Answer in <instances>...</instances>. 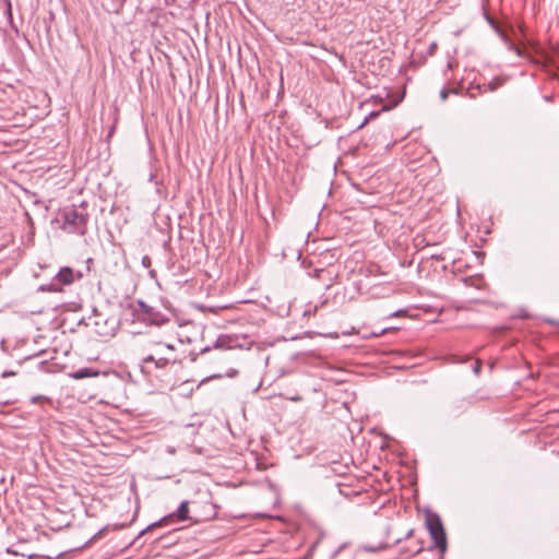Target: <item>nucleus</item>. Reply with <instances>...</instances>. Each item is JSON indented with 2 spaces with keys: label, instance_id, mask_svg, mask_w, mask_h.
<instances>
[{
  "label": "nucleus",
  "instance_id": "obj_1",
  "mask_svg": "<svg viewBox=\"0 0 559 559\" xmlns=\"http://www.w3.org/2000/svg\"><path fill=\"white\" fill-rule=\"evenodd\" d=\"M142 350L143 362H153L156 368H164L178 360L175 345L170 341L155 335L145 340Z\"/></svg>",
  "mask_w": 559,
  "mask_h": 559
},
{
  "label": "nucleus",
  "instance_id": "obj_2",
  "mask_svg": "<svg viewBox=\"0 0 559 559\" xmlns=\"http://www.w3.org/2000/svg\"><path fill=\"white\" fill-rule=\"evenodd\" d=\"M62 229L68 233L84 235L87 225V215L78 211L74 206L62 212Z\"/></svg>",
  "mask_w": 559,
  "mask_h": 559
},
{
  "label": "nucleus",
  "instance_id": "obj_3",
  "mask_svg": "<svg viewBox=\"0 0 559 559\" xmlns=\"http://www.w3.org/2000/svg\"><path fill=\"white\" fill-rule=\"evenodd\" d=\"M427 527L435 542V545L444 552L447 549V536L438 515L432 514L427 518Z\"/></svg>",
  "mask_w": 559,
  "mask_h": 559
},
{
  "label": "nucleus",
  "instance_id": "obj_4",
  "mask_svg": "<svg viewBox=\"0 0 559 559\" xmlns=\"http://www.w3.org/2000/svg\"><path fill=\"white\" fill-rule=\"evenodd\" d=\"M188 512H189V502L182 501L178 508V510L175 513L169 514L168 516H165L160 522H156L147 527L152 528L155 526H159L163 523H168L173 519L177 518L179 521H185L188 519Z\"/></svg>",
  "mask_w": 559,
  "mask_h": 559
},
{
  "label": "nucleus",
  "instance_id": "obj_5",
  "mask_svg": "<svg viewBox=\"0 0 559 559\" xmlns=\"http://www.w3.org/2000/svg\"><path fill=\"white\" fill-rule=\"evenodd\" d=\"M55 281L63 285H69L74 281L73 270L70 267L61 269L55 277Z\"/></svg>",
  "mask_w": 559,
  "mask_h": 559
},
{
  "label": "nucleus",
  "instance_id": "obj_6",
  "mask_svg": "<svg viewBox=\"0 0 559 559\" xmlns=\"http://www.w3.org/2000/svg\"><path fill=\"white\" fill-rule=\"evenodd\" d=\"M97 374H98V372L93 371L90 368H82L74 372L69 373V377H71L75 380H81V379L88 378V377H95Z\"/></svg>",
  "mask_w": 559,
  "mask_h": 559
},
{
  "label": "nucleus",
  "instance_id": "obj_7",
  "mask_svg": "<svg viewBox=\"0 0 559 559\" xmlns=\"http://www.w3.org/2000/svg\"><path fill=\"white\" fill-rule=\"evenodd\" d=\"M43 292H60L61 288L56 285V283H51L49 285H43L39 288Z\"/></svg>",
  "mask_w": 559,
  "mask_h": 559
},
{
  "label": "nucleus",
  "instance_id": "obj_8",
  "mask_svg": "<svg viewBox=\"0 0 559 559\" xmlns=\"http://www.w3.org/2000/svg\"><path fill=\"white\" fill-rule=\"evenodd\" d=\"M450 93H456V92H455V90H445V88H444V90H442V91L440 92V97H441V99H442V100H445V99L448 98V95H449Z\"/></svg>",
  "mask_w": 559,
  "mask_h": 559
},
{
  "label": "nucleus",
  "instance_id": "obj_9",
  "mask_svg": "<svg viewBox=\"0 0 559 559\" xmlns=\"http://www.w3.org/2000/svg\"><path fill=\"white\" fill-rule=\"evenodd\" d=\"M510 49L514 50L519 56L523 55L522 49L513 44H511Z\"/></svg>",
  "mask_w": 559,
  "mask_h": 559
},
{
  "label": "nucleus",
  "instance_id": "obj_10",
  "mask_svg": "<svg viewBox=\"0 0 559 559\" xmlns=\"http://www.w3.org/2000/svg\"><path fill=\"white\" fill-rule=\"evenodd\" d=\"M499 85H500V83L491 82V83H489L488 86H489L490 91H495Z\"/></svg>",
  "mask_w": 559,
  "mask_h": 559
},
{
  "label": "nucleus",
  "instance_id": "obj_11",
  "mask_svg": "<svg viewBox=\"0 0 559 559\" xmlns=\"http://www.w3.org/2000/svg\"><path fill=\"white\" fill-rule=\"evenodd\" d=\"M139 304H140V306H141V308H142L146 313H148V312H150V310H151V309H150V307H147L143 301H140Z\"/></svg>",
  "mask_w": 559,
  "mask_h": 559
},
{
  "label": "nucleus",
  "instance_id": "obj_12",
  "mask_svg": "<svg viewBox=\"0 0 559 559\" xmlns=\"http://www.w3.org/2000/svg\"><path fill=\"white\" fill-rule=\"evenodd\" d=\"M474 371H475L476 373H479V371H480V366H479V364H477V365L475 366Z\"/></svg>",
  "mask_w": 559,
  "mask_h": 559
},
{
  "label": "nucleus",
  "instance_id": "obj_13",
  "mask_svg": "<svg viewBox=\"0 0 559 559\" xmlns=\"http://www.w3.org/2000/svg\"><path fill=\"white\" fill-rule=\"evenodd\" d=\"M43 399L41 396H35L32 399L33 403L37 402L38 400Z\"/></svg>",
  "mask_w": 559,
  "mask_h": 559
},
{
  "label": "nucleus",
  "instance_id": "obj_14",
  "mask_svg": "<svg viewBox=\"0 0 559 559\" xmlns=\"http://www.w3.org/2000/svg\"><path fill=\"white\" fill-rule=\"evenodd\" d=\"M7 376H10V372H4V373L2 374V377H7Z\"/></svg>",
  "mask_w": 559,
  "mask_h": 559
}]
</instances>
